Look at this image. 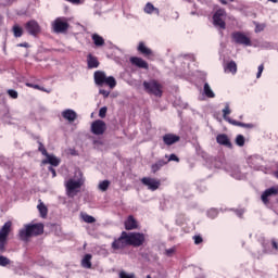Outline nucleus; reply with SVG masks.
Wrapping results in <instances>:
<instances>
[{
  "label": "nucleus",
  "instance_id": "1",
  "mask_svg": "<svg viewBox=\"0 0 278 278\" xmlns=\"http://www.w3.org/2000/svg\"><path fill=\"white\" fill-rule=\"evenodd\" d=\"M45 231V225L42 224H28L20 230V238L27 242L33 236H40Z\"/></svg>",
  "mask_w": 278,
  "mask_h": 278
},
{
  "label": "nucleus",
  "instance_id": "2",
  "mask_svg": "<svg viewBox=\"0 0 278 278\" xmlns=\"http://www.w3.org/2000/svg\"><path fill=\"white\" fill-rule=\"evenodd\" d=\"M77 179L71 178L65 182V190L66 194L70 199H74V197H77V193L79 192L81 186H84V177L81 175V172H78Z\"/></svg>",
  "mask_w": 278,
  "mask_h": 278
},
{
  "label": "nucleus",
  "instance_id": "3",
  "mask_svg": "<svg viewBox=\"0 0 278 278\" xmlns=\"http://www.w3.org/2000/svg\"><path fill=\"white\" fill-rule=\"evenodd\" d=\"M96 86H109V88H116V78L113 76H106L105 72L97 71L93 74Z\"/></svg>",
  "mask_w": 278,
  "mask_h": 278
},
{
  "label": "nucleus",
  "instance_id": "4",
  "mask_svg": "<svg viewBox=\"0 0 278 278\" xmlns=\"http://www.w3.org/2000/svg\"><path fill=\"white\" fill-rule=\"evenodd\" d=\"M12 231V222H5L0 228V253H5V247L8 245V236Z\"/></svg>",
  "mask_w": 278,
  "mask_h": 278
},
{
  "label": "nucleus",
  "instance_id": "5",
  "mask_svg": "<svg viewBox=\"0 0 278 278\" xmlns=\"http://www.w3.org/2000/svg\"><path fill=\"white\" fill-rule=\"evenodd\" d=\"M143 88L148 94H154V97H162V85L155 79L144 80Z\"/></svg>",
  "mask_w": 278,
  "mask_h": 278
},
{
  "label": "nucleus",
  "instance_id": "6",
  "mask_svg": "<svg viewBox=\"0 0 278 278\" xmlns=\"http://www.w3.org/2000/svg\"><path fill=\"white\" fill-rule=\"evenodd\" d=\"M52 30L54 34H66L68 31V21H66V17H58L53 21Z\"/></svg>",
  "mask_w": 278,
  "mask_h": 278
},
{
  "label": "nucleus",
  "instance_id": "7",
  "mask_svg": "<svg viewBox=\"0 0 278 278\" xmlns=\"http://www.w3.org/2000/svg\"><path fill=\"white\" fill-rule=\"evenodd\" d=\"M225 18H227V12L225 9H218L213 15V23L215 27H219V29H225Z\"/></svg>",
  "mask_w": 278,
  "mask_h": 278
},
{
  "label": "nucleus",
  "instance_id": "8",
  "mask_svg": "<svg viewBox=\"0 0 278 278\" xmlns=\"http://www.w3.org/2000/svg\"><path fill=\"white\" fill-rule=\"evenodd\" d=\"M129 247H142L144 244V233L127 232Z\"/></svg>",
  "mask_w": 278,
  "mask_h": 278
},
{
  "label": "nucleus",
  "instance_id": "9",
  "mask_svg": "<svg viewBox=\"0 0 278 278\" xmlns=\"http://www.w3.org/2000/svg\"><path fill=\"white\" fill-rule=\"evenodd\" d=\"M226 170L229 173L230 177H233V179H247V172L242 170L238 165H228L226 166Z\"/></svg>",
  "mask_w": 278,
  "mask_h": 278
},
{
  "label": "nucleus",
  "instance_id": "10",
  "mask_svg": "<svg viewBox=\"0 0 278 278\" xmlns=\"http://www.w3.org/2000/svg\"><path fill=\"white\" fill-rule=\"evenodd\" d=\"M125 247H129V239L127 237V232L123 231L121 237L112 242V249L114 251H121L125 249Z\"/></svg>",
  "mask_w": 278,
  "mask_h": 278
},
{
  "label": "nucleus",
  "instance_id": "11",
  "mask_svg": "<svg viewBox=\"0 0 278 278\" xmlns=\"http://www.w3.org/2000/svg\"><path fill=\"white\" fill-rule=\"evenodd\" d=\"M141 184L148 188L151 192H155L162 186V181L157 178L143 177L141 178Z\"/></svg>",
  "mask_w": 278,
  "mask_h": 278
},
{
  "label": "nucleus",
  "instance_id": "12",
  "mask_svg": "<svg viewBox=\"0 0 278 278\" xmlns=\"http://www.w3.org/2000/svg\"><path fill=\"white\" fill-rule=\"evenodd\" d=\"M231 38L236 45H243L244 47H251V38L244 35V33L235 31L231 34Z\"/></svg>",
  "mask_w": 278,
  "mask_h": 278
},
{
  "label": "nucleus",
  "instance_id": "13",
  "mask_svg": "<svg viewBox=\"0 0 278 278\" xmlns=\"http://www.w3.org/2000/svg\"><path fill=\"white\" fill-rule=\"evenodd\" d=\"M263 251L267 255H277L278 252V242L275 239L266 240L263 242Z\"/></svg>",
  "mask_w": 278,
  "mask_h": 278
},
{
  "label": "nucleus",
  "instance_id": "14",
  "mask_svg": "<svg viewBox=\"0 0 278 278\" xmlns=\"http://www.w3.org/2000/svg\"><path fill=\"white\" fill-rule=\"evenodd\" d=\"M105 122L101 119H97L91 124V132L94 134V136H103V134H105Z\"/></svg>",
  "mask_w": 278,
  "mask_h": 278
},
{
  "label": "nucleus",
  "instance_id": "15",
  "mask_svg": "<svg viewBox=\"0 0 278 278\" xmlns=\"http://www.w3.org/2000/svg\"><path fill=\"white\" fill-rule=\"evenodd\" d=\"M278 194V189L276 187H270L266 189L262 195L261 199L265 205H268L270 198Z\"/></svg>",
  "mask_w": 278,
  "mask_h": 278
},
{
  "label": "nucleus",
  "instance_id": "16",
  "mask_svg": "<svg viewBox=\"0 0 278 278\" xmlns=\"http://www.w3.org/2000/svg\"><path fill=\"white\" fill-rule=\"evenodd\" d=\"M262 162H264V159L260 155H253L248 159L250 168H253L254 170H260L262 168Z\"/></svg>",
  "mask_w": 278,
  "mask_h": 278
},
{
  "label": "nucleus",
  "instance_id": "17",
  "mask_svg": "<svg viewBox=\"0 0 278 278\" xmlns=\"http://www.w3.org/2000/svg\"><path fill=\"white\" fill-rule=\"evenodd\" d=\"M26 29L30 36H38L40 34V25L34 20L26 23Z\"/></svg>",
  "mask_w": 278,
  "mask_h": 278
},
{
  "label": "nucleus",
  "instance_id": "18",
  "mask_svg": "<svg viewBox=\"0 0 278 278\" xmlns=\"http://www.w3.org/2000/svg\"><path fill=\"white\" fill-rule=\"evenodd\" d=\"M61 116L65 121H68V123H75V121H77V112H75L73 109L62 111Z\"/></svg>",
  "mask_w": 278,
  "mask_h": 278
},
{
  "label": "nucleus",
  "instance_id": "19",
  "mask_svg": "<svg viewBox=\"0 0 278 278\" xmlns=\"http://www.w3.org/2000/svg\"><path fill=\"white\" fill-rule=\"evenodd\" d=\"M130 63L132 66H137V68H144L146 71L149 70V63H147L142 58L131 56Z\"/></svg>",
  "mask_w": 278,
  "mask_h": 278
},
{
  "label": "nucleus",
  "instance_id": "20",
  "mask_svg": "<svg viewBox=\"0 0 278 278\" xmlns=\"http://www.w3.org/2000/svg\"><path fill=\"white\" fill-rule=\"evenodd\" d=\"M216 142L217 144H222L223 147L231 149V140H229V137L226 134L217 135Z\"/></svg>",
  "mask_w": 278,
  "mask_h": 278
},
{
  "label": "nucleus",
  "instance_id": "21",
  "mask_svg": "<svg viewBox=\"0 0 278 278\" xmlns=\"http://www.w3.org/2000/svg\"><path fill=\"white\" fill-rule=\"evenodd\" d=\"M180 137L177 135H173V134H166L163 137V142L165 144H167V147H170L172 144H175V142H179Z\"/></svg>",
  "mask_w": 278,
  "mask_h": 278
},
{
  "label": "nucleus",
  "instance_id": "22",
  "mask_svg": "<svg viewBox=\"0 0 278 278\" xmlns=\"http://www.w3.org/2000/svg\"><path fill=\"white\" fill-rule=\"evenodd\" d=\"M41 164H50V166H60V159L53 154H46V159Z\"/></svg>",
  "mask_w": 278,
  "mask_h": 278
},
{
  "label": "nucleus",
  "instance_id": "23",
  "mask_svg": "<svg viewBox=\"0 0 278 278\" xmlns=\"http://www.w3.org/2000/svg\"><path fill=\"white\" fill-rule=\"evenodd\" d=\"M137 51L141 53V55H146V56L153 55V50L147 47V45H144L143 41L139 42L137 47Z\"/></svg>",
  "mask_w": 278,
  "mask_h": 278
},
{
  "label": "nucleus",
  "instance_id": "24",
  "mask_svg": "<svg viewBox=\"0 0 278 278\" xmlns=\"http://www.w3.org/2000/svg\"><path fill=\"white\" fill-rule=\"evenodd\" d=\"M138 228V222H136V218L134 216H128V218L125 222V229L128 231H131V229H137Z\"/></svg>",
  "mask_w": 278,
  "mask_h": 278
},
{
  "label": "nucleus",
  "instance_id": "25",
  "mask_svg": "<svg viewBox=\"0 0 278 278\" xmlns=\"http://www.w3.org/2000/svg\"><path fill=\"white\" fill-rule=\"evenodd\" d=\"M224 71L225 73L236 75V73H238V64H236V61H230L224 66Z\"/></svg>",
  "mask_w": 278,
  "mask_h": 278
},
{
  "label": "nucleus",
  "instance_id": "26",
  "mask_svg": "<svg viewBox=\"0 0 278 278\" xmlns=\"http://www.w3.org/2000/svg\"><path fill=\"white\" fill-rule=\"evenodd\" d=\"M91 40L96 47L105 46V39H103V37H101L99 34L91 35Z\"/></svg>",
  "mask_w": 278,
  "mask_h": 278
},
{
  "label": "nucleus",
  "instance_id": "27",
  "mask_svg": "<svg viewBox=\"0 0 278 278\" xmlns=\"http://www.w3.org/2000/svg\"><path fill=\"white\" fill-rule=\"evenodd\" d=\"M143 11L146 12V14H156L157 16H160V9L155 8L153 5V3L148 2L143 9Z\"/></svg>",
  "mask_w": 278,
  "mask_h": 278
},
{
  "label": "nucleus",
  "instance_id": "28",
  "mask_svg": "<svg viewBox=\"0 0 278 278\" xmlns=\"http://www.w3.org/2000/svg\"><path fill=\"white\" fill-rule=\"evenodd\" d=\"M87 64L89 68H99V60L92 54L87 56Z\"/></svg>",
  "mask_w": 278,
  "mask_h": 278
},
{
  "label": "nucleus",
  "instance_id": "29",
  "mask_svg": "<svg viewBox=\"0 0 278 278\" xmlns=\"http://www.w3.org/2000/svg\"><path fill=\"white\" fill-rule=\"evenodd\" d=\"M166 164H168V162L164 160H159L156 163L152 164L151 166L152 173H157V170H161L162 167L166 166Z\"/></svg>",
  "mask_w": 278,
  "mask_h": 278
},
{
  "label": "nucleus",
  "instance_id": "30",
  "mask_svg": "<svg viewBox=\"0 0 278 278\" xmlns=\"http://www.w3.org/2000/svg\"><path fill=\"white\" fill-rule=\"evenodd\" d=\"M92 255L91 254H86L81 261V266L83 268H92Z\"/></svg>",
  "mask_w": 278,
  "mask_h": 278
},
{
  "label": "nucleus",
  "instance_id": "31",
  "mask_svg": "<svg viewBox=\"0 0 278 278\" xmlns=\"http://www.w3.org/2000/svg\"><path fill=\"white\" fill-rule=\"evenodd\" d=\"M204 94L208 99H214V97H216V94L214 93V91L210 87V84H207V83L204 84Z\"/></svg>",
  "mask_w": 278,
  "mask_h": 278
},
{
  "label": "nucleus",
  "instance_id": "32",
  "mask_svg": "<svg viewBox=\"0 0 278 278\" xmlns=\"http://www.w3.org/2000/svg\"><path fill=\"white\" fill-rule=\"evenodd\" d=\"M223 118L224 121H227L229 117V114H231V108L229 106V102L225 103V108L223 109Z\"/></svg>",
  "mask_w": 278,
  "mask_h": 278
},
{
  "label": "nucleus",
  "instance_id": "33",
  "mask_svg": "<svg viewBox=\"0 0 278 278\" xmlns=\"http://www.w3.org/2000/svg\"><path fill=\"white\" fill-rule=\"evenodd\" d=\"M38 210L40 213L41 218H47V214L49 213V210L47 208V206L45 205V203H40L38 204Z\"/></svg>",
  "mask_w": 278,
  "mask_h": 278
},
{
  "label": "nucleus",
  "instance_id": "34",
  "mask_svg": "<svg viewBox=\"0 0 278 278\" xmlns=\"http://www.w3.org/2000/svg\"><path fill=\"white\" fill-rule=\"evenodd\" d=\"M98 188L101 192H106L108 188H110V180L100 181Z\"/></svg>",
  "mask_w": 278,
  "mask_h": 278
},
{
  "label": "nucleus",
  "instance_id": "35",
  "mask_svg": "<svg viewBox=\"0 0 278 278\" xmlns=\"http://www.w3.org/2000/svg\"><path fill=\"white\" fill-rule=\"evenodd\" d=\"M13 34L15 38H21L23 36V28L18 25L13 26Z\"/></svg>",
  "mask_w": 278,
  "mask_h": 278
},
{
  "label": "nucleus",
  "instance_id": "36",
  "mask_svg": "<svg viewBox=\"0 0 278 278\" xmlns=\"http://www.w3.org/2000/svg\"><path fill=\"white\" fill-rule=\"evenodd\" d=\"M206 216L207 218H211L212 220H214V218H216L218 216V210L216 208H211L206 212Z\"/></svg>",
  "mask_w": 278,
  "mask_h": 278
},
{
  "label": "nucleus",
  "instance_id": "37",
  "mask_svg": "<svg viewBox=\"0 0 278 278\" xmlns=\"http://www.w3.org/2000/svg\"><path fill=\"white\" fill-rule=\"evenodd\" d=\"M10 264H12V261H10V258L3 255L0 256V266L5 267Z\"/></svg>",
  "mask_w": 278,
  "mask_h": 278
},
{
  "label": "nucleus",
  "instance_id": "38",
  "mask_svg": "<svg viewBox=\"0 0 278 278\" xmlns=\"http://www.w3.org/2000/svg\"><path fill=\"white\" fill-rule=\"evenodd\" d=\"M244 142H245L244 136L238 135V136L236 137V144H237L238 147H244Z\"/></svg>",
  "mask_w": 278,
  "mask_h": 278
},
{
  "label": "nucleus",
  "instance_id": "39",
  "mask_svg": "<svg viewBox=\"0 0 278 278\" xmlns=\"http://www.w3.org/2000/svg\"><path fill=\"white\" fill-rule=\"evenodd\" d=\"M83 220L85 223L92 224V223H96L97 219L91 215L85 214V215H83Z\"/></svg>",
  "mask_w": 278,
  "mask_h": 278
},
{
  "label": "nucleus",
  "instance_id": "40",
  "mask_svg": "<svg viewBox=\"0 0 278 278\" xmlns=\"http://www.w3.org/2000/svg\"><path fill=\"white\" fill-rule=\"evenodd\" d=\"M9 97H11V99H18V92L14 89H9L8 91Z\"/></svg>",
  "mask_w": 278,
  "mask_h": 278
},
{
  "label": "nucleus",
  "instance_id": "41",
  "mask_svg": "<svg viewBox=\"0 0 278 278\" xmlns=\"http://www.w3.org/2000/svg\"><path fill=\"white\" fill-rule=\"evenodd\" d=\"M119 278H136L135 274H127V271H119Z\"/></svg>",
  "mask_w": 278,
  "mask_h": 278
},
{
  "label": "nucleus",
  "instance_id": "42",
  "mask_svg": "<svg viewBox=\"0 0 278 278\" xmlns=\"http://www.w3.org/2000/svg\"><path fill=\"white\" fill-rule=\"evenodd\" d=\"M226 123H229L230 125H233L235 127H240L242 122H238L236 119L227 118Z\"/></svg>",
  "mask_w": 278,
  "mask_h": 278
},
{
  "label": "nucleus",
  "instance_id": "43",
  "mask_svg": "<svg viewBox=\"0 0 278 278\" xmlns=\"http://www.w3.org/2000/svg\"><path fill=\"white\" fill-rule=\"evenodd\" d=\"M106 114H108V108L106 106L101 108L99 111L100 118H105Z\"/></svg>",
  "mask_w": 278,
  "mask_h": 278
},
{
  "label": "nucleus",
  "instance_id": "44",
  "mask_svg": "<svg viewBox=\"0 0 278 278\" xmlns=\"http://www.w3.org/2000/svg\"><path fill=\"white\" fill-rule=\"evenodd\" d=\"M38 151H40V153H42L46 157V155H48L49 153L47 152V149L45 148V144H42V142H39V148Z\"/></svg>",
  "mask_w": 278,
  "mask_h": 278
},
{
  "label": "nucleus",
  "instance_id": "45",
  "mask_svg": "<svg viewBox=\"0 0 278 278\" xmlns=\"http://www.w3.org/2000/svg\"><path fill=\"white\" fill-rule=\"evenodd\" d=\"M264 27H266V25H264V24H256V26H255L256 34H260V31H264Z\"/></svg>",
  "mask_w": 278,
  "mask_h": 278
},
{
  "label": "nucleus",
  "instance_id": "46",
  "mask_svg": "<svg viewBox=\"0 0 278 278\" xmlns=\"http://www.w3.org/2000/svg\"><path fill=\"white\" fill-rule=\"evenodd\" d=\"M262 73H264V65L261 64L258 66V71H257V74H256V79H260V77H262Z\"/></svg>",
  "mask_w": 278,
  "mask_h": 278
},
{
  "label": "nucleus",
  "instance_id": "47",
  "mask_svg": "<svg viewBox=\"0 0 278 278\" xmlns=\"http://www.w3.org/2000/svg\"><path fill=\"white\" fill-rule=\"evenodd\" d=\"M27 88H34L35 90H45L40 88L38 85H34L31 83H26Z\"/></svg>",
  "mask_w": 278,
  "mask_h": 278
},
{
  "label": "nucleus",
  "instance_id": "48",
  "mask_svg": "<svg viewBox=\"0 0 278 278\" xmlns=\"http://www.w3.org/2000/svg\"><path fill=\"white\" fill-rule=\"evenodd\" d=\"M165 162H179V157H177V155L175 154H170L167 161Z\"/></svg>",
  "mask_w": 278,
  "mask_h": 278
},
{
  "label": "nucleus",
  "instance_id": "49",
  "mask_svg": "<svg viewBox=\"0 0 278 278\" xmlns=\"http://www.w3.org/2000/svg\"><path fill=\"white\" fill-rule=\"evenodd\" d=\"M194 244H201L203 242L202 236H193Z\"/></svg>",
  "mask_w": 278,
  "mask_h": 278
},
{
  "label": "nucleus",
  "instance_id": "50",
  "mask_svg": "<svg viewBox=\"0 0 278 278\" xmlns=\"http://www.w3.org/2000/svg\"><path fill=\"white\" fill-rule=\"evenodd\" d=\"M99 92L104 97V99H108V97H110V91L108 90L100 89Z\"/></svg>",
  "mask_w": 278,
  "mask_h": 278
},
{
  "label": "nucleus",
  "instance_id": "51",
  "mask_svg": "<svg viewBox=\"0 0 278 278\" xmlns=\"http://www.w3.org/2000/svg\"><path fill=\"white\" fill-rule=\"evenodd\" d=\"M240 127H243L244 129H253L255 125L241 123Z\"/></svg>",
  "mask_w": 278,
  "mask_h": 278
},
{
  "label": "nucleus",
  "instance_id": "52",
  "mask_svg": "<svg viewBox=\"0 0 278 278\" xmlns=\"http://www.w3.org/2000/svg\"><path fill=\"white\" fill-rule=\"evenodd\" d=\"M165 253L168 257H170V255H173V253H175V248H170V249L165 250Z\"/></svg>",
  "mask_w": 278,
  "mask_h": 278
},
{
  "label": "nucleus",
  "instance_id": "53",
  "mask_svg": "<svg viewBox=\"0 0 278 278\" xmlns=\"http://www.w3.org/2000/svg\"><path fill=\"white\" fill-rule=\"evenodd\" d=\"M235 212H236V214L239 218H242V215L244 214V210H242V208L241 210H236Z\"/></svg>",
  "mask_w": 278,
  "mask_h": 278
},
{
  "label": "nucleus",
  "instance_id": "54",
  "mask_svg": "<svg viewBox=\"0 0 278 278\" xmlns=\"http://www.w3.org/2000/svg\"><path fill=\"white\" fill-rule=\"evenodd\" d=\"M48 170H50V173L52 174V177H58V174L55 173V168L50 166V167H48Z\"/></svg>",
  "mask_w": 278,
  "mask_h": 278
},
{
  "label": "nucleus",
  "instance_id": "55",
  "mask_svg": "<svg viewBox=\"0 0 278 278\" xmlns=\"http://www.w3.org/2000/svg\"><path fill=\"white\" fill-rule=\"evenodd\" d=\"M17 47H24L25 49H27V47H29V43H27V42L20 43V45H17Z\"/></svg>",
  "mask_w": 278,
  "mask_h": 278
},
{
  "label": "nucleus",
  "instance_id": "56",
  "mask_svg": "<svg viewBox=\"0 0 278 278\" xmlns=\"http://www.w3.org/2000/svg\"><path fill=\"white\" fill-rule=\"evenodd\" d=\"M264 47H265V49H270L273 46H271L269 42H266V43L264 45Z\"/></svg>",
  "mask_w": 278,
  "mask_h": 278
},
{
  "label": "nucleus",
  "instance_id": "57",
  "mask_svg": "<svg viewBox=\"0 0 278 278\" xmlns=\"http://www.w3.org/2000/svg\"><path fill=\"white\" fill-rule=\"evenodd\" d=\"M223 5H227V0H219Z\"/></svg>",
  "mask_w": 278,
  "mask_h": 278
},
{
  "label": "nucleus",
  "instance_id": "58",
  "mask_svg": "<svg viewBox=\"0 0 278 278\" xmlns=\"http://www.w3.org/2000/svg\"><path fill=\"white\" fill-rule=\"evenodd\" d=\"M200 3H202V4H205V3H207V1H205V0H198Z\"/></svg>",
  "mask_w": 278,
  "mask_h": 278
},
{
  "label": "nucleus",
  "instance_id": "59",
  "mask_svg": "<svg viewBox=\"0 0 278 278\" xmlns=\"http://www.w3.org/2000/svg\"><path fill=\"white\" fill-rule=\"evenodd\" d=\"M268 1H270L271 3H277L278 2V0H268Z\"/></svg>",
  "mask_w": 278,
  "mask_h": 278
},
{
  "label": "nucleus",
  "instance_id": "60",
  "mask_svg": "<svg viewBox=\"0 0 278 278\" xmlns=\"http://www.w3.org/2000/svg\"><path fill=\"white\" fill-rule=\"evenodd\" d=\"M194 14H197L195 11H192V12H191V15L194 16Z\"/></svg>",
  "mask_w": 278,
  "mask_h": 278
},
{
  "label": "nucleus",
  "instance_id": "61",
  "mask_svg": "<svg viewBox=\"0 0 278 278\" xmlns=\"http://www.w3.org/2000/svg\"><path fill=\"white\" fill-rule=\"evenodd\" d=\"M147 278H151V276H150V275H148V276H147Z\"/></svg>",
  "mask_w": 278,
  "mask_h": 278
},
{
  "label": "nucleus",
  "instance_id": "62",
  "mask_svg": "<svg viewBox=\"0 0 278 278\" xmlns=\"http://www.w3.org/2000/svg\"><path fill=\"white\" fill-rule=\"evenodd\" d=\"M230 1H233V0H230Z\"/></svg>",
  "mask_w": 278,
  "mask_h": 278
}]
</instances>
